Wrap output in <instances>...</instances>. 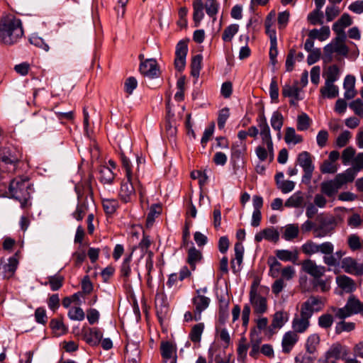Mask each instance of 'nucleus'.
<instances>
[{"label": "nucleus", "instance_id": "obj_1", "mask_svg": "<svg viewBox=\"0 0 363 363\" xmlns=\"http://www.w3.org/2000/svg\"><path fill=\"white\" fill-rule=\"evenodd\" d=\"M23 30L20 19L9 16L1 20L0 23V40L6 45L17 42L22 37Z\"/></svg>", "mask_w": 363, "mask_h": 363}, {"label": "nucleus", "instance_id": "obj_2", "mask_svg": "<svg viewBox=\"0 0 363 363\" xmlns=\"http://www.w3.org/2000/svg\"><path fill=\"white\" fill-rule=\"evenodd\" d=\"M31 191V184L27 178H15L11 182L9 186L10 196L18 200L22 208H26L30 205L29 200Z\"/></svg>", "mask_w": 363, "mask_h": 363}, {"label": "nucleus", "instance_id": "obj_3", "mask_svg": "<svg viewBox=\"0 0 363 363\" xmlns=\"http://www.w3.org/2000/svg\"><path fill=\"white\" fill-rule=\"evenodd\" d=\"M353 180V171L347 169L342 173L337 174L334 179L323 182L320 184V192L328 197L333 199L339 189Z\"/></svg>", "mask_w": 363, "mask_h": 363}, {"label": "nucleus", "instance_id": "obj_4", "mask_svg": "<svg viewBox=\"0 0 363 363\" xmlns=\"http://www.w3.org/2000/svg\"><path fill=\"white\" fill-rule=\"evenodd\" d=\"M297 162L302 167L304 172L302 177V182L309 184L315 169L312 155L307 151L301 152L298 155Z\"/></svg>", "mask_w": 363, "mask_h": 363}, {"label": "nucleus", "instance_id": "obj_5", "mask_svg": "<svg viewBox=\"0 0 363 363\" xmlns=\"http://www.w3.org/2000/svg\"><path fill=\"white\" fill-rule=\"evenodd\" d=\"M75 191L77 194L78 204L76 211L72 215L76 220H81L88 211L87 196H86V197L84 198V191L90 193L91 187L88 185L85 189L83 185L78 184L75 186Z\"/></svg>", "mask_w": 363, "mask_h": 363}, {"label": "nucleus", "instance_id": "obj_6", "mask_svg": "<svg viewBox=\"0 0 363 363\" xmlns=\"http://www.w3.org/2000/svg\"><path fill=\"white\" fill-rule=\"evenodd\" d=\"M206 288L203 289H197L196 295L192 298V303L194 306V320L196 321H198L201 319V313L205 311L210 304L211 299L208 297L201 294V291L206 293Z\"/></svg>", "mask_w": 363, "mask_h": 363}, {"label": "nucleus", "instance_id": "obj_7", "mask_svg": "<svg viewBox=\"0 0 363 363\" xmlns=\"http://www.w3.org/2000/svg\"><path fill=\"white\" fill-rule=\"evenodd\" d=\"M348 354V349L346 346L339 342L333 344L325 353L324 363H328L331 359H345Z\"/></svg>", "mask_w": 363, "mask_h": 363}, {"label": "nucleus", "instance_id": "obj_8", "mask_svg": "<svg viewBox=\"0 0 363 363\" xmlns=\"http://www.w3.org/2000/svg\"><path fill=\"white\" fill-rule=\"evenodd\" d=\"M323 306L324 303L320 298L311 296L302 304L301 311L307 316L311 317L313 313L321 311Z\"/></svg>", "mask_w": 363, "mask_h": 363}, {"label": "nucleus", "instance_id": "obj_9", "mask_svg": "<svg viewBox=\"0 0 363 363\" xmlns=\"http://www.w3.org/2000/svg\"><path fill=\"white\" fill-rule=\"evenodd\" d=\"M250 300L256 313H264L267 309V299L257 294L255 286H252L250 292Z\"/></svg>", "mask_w": 363, "mask_h": 363}, {"label": "nucleus", "instance_id": "obj_10", "mask_svg": "<svg viewBox=\"0 0 363 363\" xmlns=\"http://www.w3.org/2000/svg\"><path fill=\"white\" fill-rule=\"evenodd\" d=\"M188 52V46L187 43L185 40H180L177 46L175 51V60H174V65L175 68L178 71H182L184 69L186 64V57Z\"/></svg>", "mask_w": 363, "mask_h": 363}, {"label": "nucleus", "instance_id": "obj_11", "mask_svg": "<svg viewBox=\"0 0 363 363\" xmlns=\"http://www.w3.org/2000/svg\"><path fill=\"white\" fill-rule=\"evenodd\" d=\"M155 308L158 319L162 321L169 313V303L167 296L162 292L155 296Z\"/></svg>", "mask_w": 363, "mask_h": 363}, {"label": "nucleus", "instance_id": "obj_12", "mask_svg": "<svg viewBox=\"0 0 363 363\" xmlns=\"http://www.w3.org/2000/svg\"><path fill=\"white\" fill-rule=\"evenodd\" d=\"M119 196L121 200L125 203L131 201L135 196V188L134 187V182L132 176L130 179L127 178L126 182H122Z\"/></svg>", "mask_w": 363, "mask_h": 363}, {"label": "nucleus", "instance_id": "obj_13", "mask_svg": "<svg viewBox=\"0 0 363 363\" xmlns=\"http://www.w3.org/2000/svg\"><path fill=\"white\" fill-rule=\"evenodd\" d=\"M302 269L314 279L321 278L325 272V267L317 265L315 262L311 259L303 261L302 263Z\"/></svg>", "mask_w": 363, "mask_h": 363}, {"label": "nucleus", "instance_id": "obj_14", "mask_svg": "<svg viewBox=\"0 0 363 363\" xmlns=\"http://www.w3.org/2000/svg\"><path fill=\"white\" fill-rule=\"evenodd\" d=\"M341 267L348 274L360 275L363 273V267L351 257H347L342 259Z\"/></svg>", "mask_w": 363, "mask_h": 363}, {"label": "nucleus", "instance_id": "obj_15", "mask_svg": "<svg viewBox=\"0 0 363 363\" xmlns=\"http://www.w3.org/2000/svg\"><path fill=\"white\" fill-rule=\"evenodd\" d=\"M140 72L142 74L149 78H155L158 76L157 62L154 59H148L140 63Z\"/></svg>", "mask_w": 363, "mask_h": 363}, {"label": "nucleus", "instance_id": "obj_16", "mask_svg": "<svg viewBox=\"0 0 363 363\" xmlns=\"http://www.w3.org/2000/svg\"><path fill=\"white\" fill-rule=\"evenodd\" d=\"M335 228V222L333 218L322 217L320 218L319 226L315 229L317 237L323 238L332 233Z\"/></svg>", "mask_w": 363, "mask_h": 363}, {"label": "nucleus", "instance_id": "obj_17", "mask_svg": "<svg viewBox=\"0 0 363 363\" xmlns=\"http://www.w3.org/2000/svg\"><path fill=\"white\" fill-rule=\"evenodd\" d=\"M311 317L305 315L302 311L300 313V317H296L292 322L293 332L302 333L305 332L310 325L309 319Z\"/></svg>", "mask_w": 363, "mask_h": 363}, {"label": "nucleus", "instance_id": "obj_18", "mask_svg": "<svg viewBox=\"0 0 363 363\" xmlns=\"http://www.w3.org/2000/svg\"><path fill=\"white\" fill-rule=\"evenodd\" d=\"M298 340V335L293 331L286 333L282 338L281 346L283 352L288 354Z\"/></svg>", "mask_w": 363, "mask_h": 363}, {"label": "nucleus", "instance_id": "obj_19", "mask_svg": "<svg viewBox=\"0 0 363 363\" xmlns=\"http://www.w3.org/2000/svg\"><path fill=\"white\" fill-rule=\"evenodd\" d=\"M289 315L286 312L277 311L273 316L272 324L269 328L270 335L274 333V329L281 328L288 321Z\"/></svg>", "mask_w": 363, "mask_h": 363}, {"label": "nucleus", "instance_id": "obj_20", "mask_svg": "<svg viewBox=\"0 0 363 363\" xmlns=\"http://www.w3.org/2000/svg\"><path fill=\"white\" fill-rule=\"evenodd\" d=\"M18 264V259L15 256L10 257L7 263L0 264V271H2L4 277L9 278L12 277L16 270Z\"/></svg>", "mask_w": 363, "mask_h": 363}, {"label": "nucleus", "instance_id": "obj_21", "mask_svg": "<svg viewBox=\"0 0 363 363\" xmlns=\"http://www.w3.org/2000/svg\"><path fill=\"white\" fill-rule=\"evenodd\" d=\"M103 337L101 331L98 328H90L84 333V340L91 345H97Z\"/></svg>", "mask_w": 363, "mask_h": 363}, {"label": "nucleus", "instance_id": "obj_22", "mask_svg": "<svg viewBox=\"0 0 363 363\" xmlns=\"http://www.w3.org/2000/svg\"><path fill=\"white\" fill-rule=\"evenodd\" d=\"M336 283L340 288L347 293H352L356 289L354 281L346 275L337 276Z\"/></svg>", "mask_w": 363, "mask_h": 363}, {"label": "nucleus", "instance_id": "obj_23", "mask_svg": "<svg viewBox=\"0 0 363 363\" xmlns=\"http://www.w3.org/2000/svg\"><path fill=\"white\" fill-rule=\"evenodd\" d=\"M275 255L278 259L285 262H292L296 263L298 259V251L294 250L290 251L288 250H278L275 252Z\"/></svg>", "mask_w": 363, "mask_h": 363}, {"label": "nucleus", "instance_id": "obj_24", "mask_svg": "<svg viewBox=\"0 0 363 363\" xmlns=\"http://www.w3.org/2000/svg\"><path fill=\"white\" fill-rule=\"evenodd\" d=\"M125 353L128 358L126 363H139L140 349L135 344H129L125 347Z\"/></svg>", "mask_w": 363, "mask_h": 363}, {"label": "nucleus", "instance_id": "obj_25", "mask_svg": "<svg viewBox=\"0 0 363 363\" xmlns=\"http://www.w3.org/2000/svg\"><path fill=\"white\" fill-rule=\"evenodd\" d=\"M346 304L352 315L359 313L363 316V302H361L354 296H350Z\"/></svg>", "mask_w": 363, "mask_h": 363}, {"label": "nucleus", "instance_id": "obj_26", "mask_svg": "<svg viewBox=\"0 0 363 363\" xmlns=\"http://www.w3.org/2000/svg\"><path fill=\"white\" fill-rule=\"evenodd\" d=\"M194 15L193 18L195 23V26H199L200 22L204 16L203 9L204 6L202 0H195L193 2Z\"/></svg>", "mask_w": 363, "mask_h": 363}, {"label": "nucleus", "instance_id": "obj_27", "mask_svg": "<svg viewBox=\"0 0 363 363\" xmlns=\"http://www.w3.org/2000/svg\"><path fill=\"white\" fill-rule=\"evenodd\" d=\"M297 84V82H296L293 86L285 84L282 88V95L284 97L294 98L296 101L301 100L299 96L301 89L298 87Z\"/></svg>", "mask_w": 363, "mask_h": 363}, {"label": "nucleus", "instance_id": "obj_28", "mask_svg": "<svg viewBox=\"0 0 363 363\" xmlns=\"http://www.w3.org/2000/svg\"><path fill=\"white\" fill-rule=\"evenodd\" d=\"M330 30L328 26H325L320 28V30L313 29L310 30L308 37L311 38L318 39L320 41H324L330 37Z\"/></svg>", "mask_w": 363, "mask_h": 363}, {"label": "nucleus", "instance_id": "obj_29", "mask_svg": "<svg viewBox=\"0 0 363 363\" xmlns=\"http://www.w3.org/2000/svg\"><path fill=\"white\" fill-rule=\"evenodd\" d=\"M299 228L298 224H288L284 228L282 238L286 240H291L298 237Z\"/></svg>", "mask_w": 363, "mask_h": 363}, {"label": "nucleus", "instance_id": "obj_30", "mask_svg": "<svg viewBox=\"0 0 363 363\" xmlns=\"http://www.w3.org/2000/svg\"><path fill=\"white\" fill-rule=\"evenodd\" d=\"M338 88L334 83H325L320 89V94L323 97L333 99L338 96Z\"/></svg>", "mask_w": 363, "mask_h": 363}, {"label": "nucleus", "instance_id": "obj_31", "mask_svg": "<svg viewBox=\"0 0 363 363\" xmlns=\"http://www.w3.org/2000/svg\"><path fill=\"white\" fill-rule=\"evenodd\" d=\"M340 70L337 65L329 66L323 74L325 77V83H334L339 79Z\"/></svg>", "mask_w": 363, "mask_h": 363}, {"label": "nucleus", "instance_id": "obj_32", "mask_svg": "<svg viewBox=\"0 0 363 363\" xmlns=\"http://www.w3.org/2000/svg\"><path fill=\"white\" fill-rule=\"evenodd\" d=\"M201 252L194 247H191L188 252L187 262L189 264L191 270L196 269V264L201 259Z\"/></svg>", "mask_w": 363, "mask_h": 363}, {"label": "nucleus", "instance_id": "obj_33", "mask_svg": "<svg viewBox=\"0 0 363 363\" xmlns=\"http://www.w3.org/2000/svg\"><path fill=\"white\" fill-rule=\"evenodd\" d=\"M258 126L260 130V135L262 137V142L272 140L270 129L267 122V119L264 116L260 118Z\"/></svg>", "mask_w": 363, "mask_h": 363}, {"label": "nucleus", "instance_id": "obj_34", "mask_svg": "<svg viewBox=\"0 0 363 363\" xmlns=\"http://www.w3.org/2000/svg\"><path fill=\"white\" fill-rule=\"evenodd\" d=\"M100 181L104 184H111L114 179L115 175L111 169L108 167L103 166L99 169Z\"/></svg>", "mask_w": 363, "mask_h": 363}, {"label": "nucleus", "instance_id": "obj_35", "mask_svg": "<svg viewBox=\"0 0 363 363\" xmlns=\"http://www.w3.org/2000/svg\"><path fill=\"white\" fill-rule=\"evenodd\" d=\"M271 125L274 130L279 131L278 136L281 137L280 130L283 126L284 117L279 111H274L270 120Z\"/></svg>", "mask_w": 363, "mask_h": 363}, {"label": "nucleus", "instance_id": "obj_36", "mask_svg": "<svg viewBox=\"0 0 363 363\" xmlns=\"http://www.w3.org/2000/svg\"><path fill=\"white\" fill-rule=\"evenodd\" d=\"M54 112L61 123H65L66 121H72L74 120V111L72 110H60L57 109V107H55L54 108Z\"/></svg>", "mask_w": 363, "mask_h": 363}, {"label": "nucleus", "instance_id": "obj_37", "mask_svg": "<svg viewBox=\"0 0 363 363\" xmlns=\"http://www.w3.org/2000/svg\"><path fill=\"white\" fill-rule=\"evenodd\" d=\"M303 197L301 192L298 191L290 196L285 202V206L289 208H298L303 202Z\"/></svg>", "mask_w": 363, "mask_h": 363}, {"label": "nucleus", "instance_id": "obj_38", "mask_svg": "<svg viewBox=\"0 0 363 363\" xmlns=\"http://www.w3.org/2000/svg\"><path fill=\"white\" fill-rule=\"evenodd\" d=\"M238 24H230L225 28L222 34V39L224 42H230L234 35L238 32Z\"/></svg>", "mask_w": 363, "mask_h": 363}, {"label": "nucleus", "instance_id": "obj_39", "mask_svg": "<svg viewBox=\"0 0 363 363\" xmlns=\"http://www.w3.org/2000/svg\"><path fill=\"white\" fill-rule=\"evenodd\" d=\"M320 343V337L317 334L311 335L306 343V349L309 354H313L316 351L317 346Z\"/></svg>", "mask_w": 363, "mask_h": 363}, {"label": "nucleus", "instance_id": "obj_40", "mask_svg": "<svg viewBox=\"0 0 363 363\" xmlns=\"http://www.w3.org/2000/svg\"><path fill=\"white\" fill-rule=\"evenodd\" d=\"M285 142L288 144L293 143L294 145L298 144L302 141V138L296 133L294 128L289 127L286 130V134L284 137Z\"/></svg>", "mask_w": 363, "mask_h": 363}, {"label": "nucleus", "instance_id": "obj_41", "mask_svg": "<svg viewBox=\"0 0 363 363\" xmlns=\"http://www.w3.org/2000/svg\"><path fill=\"white\" fill-rule=\"evenodd\" d=\"M48 282H45V284H50V288L52 291H57L60 289L64 281V277L59 274L48 277Z\"/></svg>", "mask_w": 363, "mask_h": 363}, {"label": "nucleus", "instance_id": "obj_42", "mask_svg": "<svg viewBox=\"0 0 363 363\" xmlns=\"http://www.w3.org/2000/svg\"><path fill=\"white\" fill-rule=\"evenodd\" d=\"M268 264L269 265V274L273 278L278 277L280 272H281V264L274 257L269 258L268 260Z\"/></svg>", "mask_w": 363, "mask_h": 363}, {"label": "nucleus", "instance_id": "obj_43", "mask_svg": "<svg viewBox=\"0 0 363 363\" xmlns=\"http://www.w3.org/2000/svg\"><path fill=\"white\" fill-rule=\"evenodd\" d=\"M203 57L201 55H196L191 59V75L194 77H198L200 70L201 69V62Z\"/></svg>", "mask_w": 363, "mask_h": 363}, {"label": "nucleus", "instance_id": "obj_44", "mask_svg": "<svg viewBox=\"0 0 363 363\" xmlns=\"http://www.w3.org/2000/svg\"><path fill=\"white\" fill-rule=\"evenodd\" d=\"M347 244L352 251L360 250L363 246V241L356 234L350 235L347 238Z\"/></svg>", "mask_w": 363, "mask_h": 363}, {"label": "nucleus", "instance_id": "obj_45", "mask_svg": "<svg viewBox=\"0 0 363 363\" xmlns=\"http://www.w3.org/2000/svg\"><path fill=\"white\" fill-rule=\"evenodd\" d=\"M204 328L203 323H198L193 326L189 334L190 339L194 342H198L201 340V337Z\"/></svg>", "mask_w": 363, "mask_h": 363}, {"label": "nucleus", "instance_id": "obj_46", "mask_svg": "<svg viewBox=\"0 0 363 363\" xmlns=\"http://www.w3.org/2000/svg\"><path fill=\"white\" fill-rule=\"evenodd\" d=\"M301 250L306 255H311L318 252L319 244L308 240L301 246Z\"/></svg>", "mask_w": 363, "mask_h": 363}, {"label": "nucleus", "instance_id": "obj_47", "mask_svg": "<svg viewBox=\"0 0 363 363\" xmlns=\"http://www.w3.org/2000/svg\"><path fill=\"white\" fill-rule=\"evenodd\" d=\"M355 323L352 322H345L342 320L337 323L335 326V333L340 334L342 332H350L354 330Z\"/></svg>", "mask_w": 363, "mask_h": 363}, {"label": "nucleus", "instance_id": "obj_48", "mask_svg": "<svg viewBox=\"0 0 363 363\" xmlns=\"http://www.w3.org/2000/svg\"><path fill=\"white\" fill-rule=\"evenodd\" d=\"M68 317L73 320L81 321L84 319L85 314L80 307H72L67 313Z\"/></svg>", "mask_w": 363, "mask_h": 363}, {"label": "nucleus", "instance_id": "obj_49", "mask_svg": "<svg viewBox=\"0 0 363 363\" xmlns=\"http://www.w3.org/2000/svg\"><path fill=\"white\" fill-rule=\"evenodd\" d=\"M323 12L321 11H319L318 9H315L308 14V21L312 25H316V24L322 25L323 23Z\"/></svg>", "mask_w": 363, "mask_h": 363}, {"label": "nucleus", "instance_id": "obj_50", "mask_svg": "<svg viewBox=\"0 0 363 363\" xmlns=\"http://www.w3.org/2000/svg\"><path fill=\"white\" fill-rule=\"evenodd\" d=\"M331 311L333 313H334L336 318L341 320H344L345 318H348L352 315V313L350 311L347 304H345L344 307L339 308L332 307Z\"/></svg>", "mask_w": 363, "mask_h": 363}, {"label": "nucleus", "instance_id": "obj_51", "mask_svg": "<svg viewBox=\"0 0 363 363\" xmlns=\"http://www.w3.org/2000/svg\"><path fill=\"white\" fill-rule=\"evenodd\" d=\"M102 203L107 214H113L118 207V201L115 199H103Z\"/></svg>", "mask_w": 363, "mask_h": 363}, {"label": "nucleus", "instance_id": "obj_52", "mask_svg": "<svg viewBox=\"0 0 363 363\" xmlns=\"http://www.w3.org/2000/svg\"><path fill=\"white\" fill-rule=\"evenodd\" d=\"M310 118L306 113H302L297 118V129L298 130H306L310 126Z\"/></svg>", "mask_w": 363, "mask_h": 363}, {"label": "nucleus", "instance_id": "obj_53", "mask_svg": "<svg viewBox=\"0 0 363 363\" xmlns=\"http://www.w3.org/2000/svg\"><path fill=\"white\" fill-rule=\"evenodd\" d=\"M131 259H132V254H130L127 257H125L123 259V262L121 264V275L125 279H127L130 274L131 270H130V263L131 262Z\"/></svg>", "mask_w": 363, "mask_h": 363}, {"label": "nucleus", "instance_id": "obj_54", "mask_svg": "<svg viewBox=\"0 0 363 363\" xmlns=\"http://www.w3.org/2000/svg\"><path fill=\"white\" fill-rule=\"evenodd\" d=\"M333 323V316L329 313L321 315L318 318V325L320 328L327 329L331 327Z\"/></svg>", "mask_w": 363, "mask_h": 363}, {"label": "nucleus", "instance_id": "obj_55", "mask_svg": "<svg viewBox=\"0 0 363 363\" xmlns=\"http://www.w3.org/2000/svg\"><path fill=\"white\" fill-rule=\"evenodd\" d=\"M265 239L269 241L277 242L279 240V233L274 228H267L264 229Z\"/></svg>", "mask_w": 363, "mask_h": 363}, {"label": "nucleus", "instance_id": "obj_56", "mask_svg": "<svg viewBox=\"0 0 363 363\" xmlns=\"http://www.w3.org/2000/svg\"><path fill=\"white\" fill-rule=\"evenodd\" d=\"M350 138V132L345 130L337 138L335 144L338 147H343L348 143Z\"/></svg>", "mask_w": 363, "mask_h": 363}, {"label": "nucleus", "instance_id": "obj_57", "mask_svg": "<svg viewBox=\"0 0 363 363\" xmlns=\"http://www.w3.org/2000/svg\"><path fill=\"white\" fill-rule=\"evenodd\" d=\"M363 169V152L359 153L354 159L352 168H349L354 172V179L357 172Z\"/></svg>", "mask_w": 363, "mask_h": 363}, {"label": "nucleus", "instance_id": "obj_58", "mask_svg": "<svg viewBox=\"0 0 363 363\" xmlns=\"http://www.w3.org/2000/svg\"><path fill=\"white\" fill-rule=\"evenodd\" d=\"M173 347L169 342H162L161 345V354L164 359H169L172 358L173 353Z\"/></svg>", "mask_w": 363, "mask_h": 363}, {"label": "nucleus", "instance_id": "obj_59", "mask_svg": "<svg viewBox=\"0 0 363 363\" xmlns=\"http://www.w3.org/2000/svg\"><path fill=\"white\" fill-rule=\"evenodd\" d=\"M205 9L207 14L212 17L215 16L218 12V4L216 0H207L205 5Z\"/></svg>", "mask_w": 363, "mask_h": 363}, {"label": "nucleus", "instance_id": "obj_60", "mask_svg": "<svg viewBox=\"0 0 363 363\" xmlns=\"http://www.w3.org/2000/svg\"><path fill=\"white\" fill-rule=\"evenodd\" d=\"M337 170V166L329 160H325L320 166V171L323 174H334Z\"/></svg>", "mask_w": 363, "mask_h": 363}, {"label": "nucleus", "instance_id": "obj_61", "mask_svg": "<svg viewBox=\"0 0 363 363\" xmlns=\"http://www.w3.org/2000/svg\"><path fill=\"white\" fill-rule=\"evenodd\" d=\"M235 250V260L236 261L238 267L242 262L243 254H244V247L240 242H236L234 246Z\"/></svg>", "mask_w": 363, "mask_h": 363}, {"label": "nucleus", "instance_id": "obj_62", "mask_svg": "<svg viewBox=\"0 0 363 363\" xmlns=\"http://www.w3.org/2000/svg\"><path fill=\"white\" fill-rule=\"evenodd\" d=\"M138 86V82L133 77H130L125 81L124 90L128 94H132Z\"/></svg>", "mask_w": 363, "mask_h": 363}, {"label": "nucleus", "instance_id": "obj_63", "mask_svg": "<svg viewBox=\"0 0 363 363\" xmlns=\"http://www.w3.org/2000/svg\"><path fill=\"white\" fill-rule=\"evenodd\" d=\"M355 155V150L352 147H347L342 152V160L344 164H347Z\"/></svg>", "mask_w": 363, "mask_h": 363}, {"label": "nucleus", "instance_id": "obj_64", "mask_svg": "<svg viewBox=\"0 0 363 363\" xmlns=\"http://www.w3.org/2000/svg\"><path fill=\"white\" fill-rule=\"evenodd\" d=\"M350 108H352L355 114L360 117H363V102L361 99H357L353 101L350 104Z\"/></svg>", "mask_w": 363, "mask_h": 363}]
</instances>
